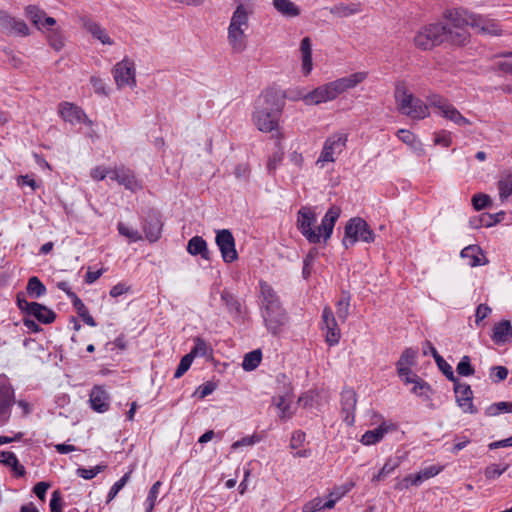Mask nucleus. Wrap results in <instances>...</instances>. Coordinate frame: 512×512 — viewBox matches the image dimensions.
I'll list each match as a JSON object with an SVG mask.
<instances>
[{
    "label": "nucleus",
    "instance_id": "obj_1",
    "mask_svg": "<svg viewBox=\"0 0 512 512\" xmlns=\"http://www.w3.org/2000/svg\"><path fill=\"white\" fill-rule=\"evenodd\" d=\"M341 214V208L332 206L324 215L320 226L317 228L316 213L310 207H302L297 213V228L309 243L326 242L332 235L334 225Z\"/></svg>",
    "mask_w": 512,
    "mask_h": 512
},
{
    "label": "nucleus",
    "instance_id": "obj_2",
    "mask_svg": "<svg viewBox=\"0 0 512 512\" xmlns=\"http://www.w3.org/2000/svg\"><path fill=\"white\" fill-rule=\"evenodd\" d=\"M447 25L433 23L422 27L414 36V45L421 50H430L444 42L464 45L469 39L468 31L453 27L449 20Z\"/></svg>",
    "mask_w": 512,
    "mask_h": 512
},
{
    "label": "nucleus",
    "instance_id": "obj_3",
    "mask_svg": "<svg viewBox=\"0 0 512 512\" xmlns=\"http://www.w3.org/2000/svg\"><path fill=\"white\" fill-rule=\"evenodd\" d=\"M281 114L282 108L276 95L271 91H265L255 102L251 121L260 132H279Z\"/></svg>",
    "mask_w": 512,
    "mask_h": 512
},
{
    "label": "nucleus",
    "instance_id": "obj_4",
    "mask_svg": "<svg viewBox=\"0 0 512 512\" xmlns=\"http://www.w3.org/2000/svg\"><path fill=\"white\" fill-rule=\"evenodd\" d=\"M367 78L366 72H356L349 76L339 78L335 81L326 83L309 92L303 97L308 105H318L327 101L334 100L345 91L356 87Z\"/></svg>",
    "mask_w": 512,
    "mask_h": 512
},
{
    "label": "nucleus",
    "instance_id": "obj_5",
    "mask_svg": "<svg viewBox=\"0 0 512 512\" xmlns=\"http://www.w3.org/2000/svg\"><path fill=\"white\" fill-rule=\"evenodd\" d=\"M444 17L446 20L451 22L453 27H458L464 31H467L466 28L470 26L483 34H489L493 36L501 35L502 32L498 23L494 20L486 19L465 9L460 8L447 10L444 13Z\"/></svg>",
    "mask_w": 512,
    "mask_h": 512
},
{
    "label": "nucleus",
    "instance_id": "obj_6",
    "mask_svg": "<svg viewBox=\"0 0 512 512\" xmlns=\"http://www.w3.org/2000/svg\"><path fill=\"white\" fill-rule=\"evenodd\" d=\"M395 100L398 111L415 120H421L429 116V103L425 104L415 97L404 86H397Z\"/></svg>",
    "mask_w": 512,
    "mask_h": 512
},
{
    "label": "nucleus",
    "instance_id": "obj_7",
    "mask_svg": "<svg viewBox=\"0 0 512 512\" xmlns=\"http://www.w3.org/2000/svg\"><path fill=\"white\" fill-rule=\"evenodd\" d=\"M357 241L371 243L374 241V233L369 227L368 223L360 218L355 217L350 219L346 226L343 238V245L348 248L353 246Z\"/></svg>",
    "mask_w": 512,
    "mask_h": 512
},
{
    "label": "nucleus",
    "instance_id": "obj_8",
    "mask_svg": "<svg viewBox=\"0 0 512 512\" xmlns=\"http://www.w3.org/2000/svg\"><path fill=\"white\" fill-rule=\"evenodd\" d=\"M429 106L436 109L440 116L453 122L455 125L464 127L469 126L472 122L464 117L461 112L449 102L448 99L441 95L433 94L427 98Z\"/></svg>",
    "mask_w": 512,
    "mask_h": 512
},
{
    "label": "nucleus",
    "instance_id": "obj_9",
    "mask_svg": "<svg viewBox=\"0 0 512 512\" xmlns=\"http://www.w3.org/2000/svg\"><path fill=\"white\" fill-rule=\"evenodd\" d=\"M347 135L344 133H334L326 139L323 149L316 161V165L321 168L326 162H334L335 156L340 154L346 146Z\"/></svg>",
    "mask_w": 512,
    "mask_h": 512
},
{
    "label": "nucleus",
    "instance_id": "obj_10",
    "mask_svg": "<svg viewBox=\"0 0 512 512\" xmlns=\"http://www.w3.org/2000/svg\"><path fill=\"white\" fill-rule=\"evenodd\" d=\"M112 74L118 89L125 86L131 88L136 86L135 65L132 60L124 58L118 62L114 66Z\"/></svg>",
    "mask_w": 512,
    "mask_h": 512
},
{
    "label": "nucleus",
    "instance_id": "obj_11",
    "mask_svg": "<svg viewBox=\"0 0 512 512\" xmlns=\"http://www.w3.org/2000/svg\"><path fill=\"white\" fill-rule=\"evenodd\" d=\"M17 305L20 310L34 316L38 321L49 324L55 320L56 314L37 302H28L23 294L17 295Z\"/></svg>",
    "mask_w": 512,
    "mask_h": 512
},
{
    "label": "nucleus",
    "instance_id": "obj_12",
    "mask_svg": "<svg viewBox=\"0 0 512 512\" xmlns=\"http://www.w3.org/2000/svg\"><path fill=\"white\" fill-rule=\"evenodd\" d=\"M265 327L272 335L281 333L283 327L288 322L286 311L279 305L275 308H266L261 310Z\"/></svg>",
    "mask_w": 512,
    "mask_h": 512
},
{
    "label": "nucleus",
    "instance_id": "obj_13",
    "mask_svg": "<svg viewBox=\"0 0 512 512\" xmlns=\"http://www.w3.org/2000/svg\"><path fill=\"white\" fill-rule=\"evenodd\" d=\"M215 242L221 252L224 262L232 263L238 259V254L235 248V239L230 230H218L216 232Z\"/></svg>",
    "mask_w": 512,
    "mask_h": 512
},
{
    "label": "nucleus",
    "instance_id": "obj_14",
    "mask_svg": "<svg viewBox=\"0 0 512 512\" xmlns=\"http://www.w3.org/2000/svg\"><path fill=\"white\" fill-rule=\"evenodd\" d=\"M252 13V5L237 4L236 9L232 13L228 30L246 32L249 28V17Z\"/></svg>",
    "mask_w": 512,
    "mask_h": 512
},
{
    "label": "nucleus",
    "instance_id": "obj_15",
    "mask_svg": "<svg viewBox=\"0 0 512 512\" xmlns=\"http://www.w3.org/2000/svg\"><path fill=\"white\" fill-rule=\"evenodd\" d=\"M454 392L456 402L465 413L474 414L477 412L473 405V392L468 384L461 383L459 380L454 383Z\"/></svg>",
    "mask_w": 512,
    "mask_h": 512
},
{
    "label": "nucleus",
    "instance_id": "obj_16",
    "mask_svg": "<svg viewBox=\"0 0 512 512\" xmlns=\"http://www.w3.org/2000/svg\"><path fill=\"white\" fill-rule=\"evenodd\" d=\"M323 329H326L325 340L330 346L339 343L341 333L335 320L334 314L329 307H325L322 313Z\"/></svg>",
    "mask_w": 512,
    "mask_h": 512
},
{
    "label": "nucleus",
    "instance_id": "obj_17",
    "mask_svg": "<svg viewBox=\"0 0 512 512\" xmlns=\"http://www.w3.org/2000/svg\"><path fill=\"white\" fill-rule=\"evenodd\" d=\"M111 179L117 181L120 185H123L127 190L132 192L142 189V185L140 181L136 179L134 172L124 166L115 167L112 170Z\"/></svg>",
    "mask_w": 512,
    "mask_h": 512
},
{
    "label": "nucleus",
    "instance_id": "obj_18",
    "mask_svg": "<svg viewBox=\"0 0 512 512\" xmlns=\"http://www.w3.org/2000/svg\"><path fill=\"white\" fill-rule=\"evenodd\" d=\"M59 113L64 121L70 122L72 124L85 123L92 125V122L87 118L83 110L73 103H61L59 105Z\"/></svg>",
    "mask_w": 512,
    "mask_h": 512
},
{
    "label": "nucleus",
    "instance_id": "obj_19",
    "mask_svg": "<svg viewBox=\"0 0 512 512\" xmlns=\"http://www.w3.org/2000/svg\"><path fill=\"white\" fill-rule=\"evenodd\" d=\"M357 395L353 389H345L341 394L342 413L344 422L351 426L354 424V412L356 409Z\"/></svg>",
    "mask_w": 512,
    "mask_h": 512
},
{
    "label": "nucleus",
    "instance_id": "obj_20",
    "mask_svg": "<svg viewBox=\"0 0 512 512\" xmlns=\"http://www.w3.org/2000/svg\"><path fill=\"white\" fill-rule=\"evenodd\" d=\"M14 403V390L5 375L0 376V416L6 415Z\"/></svg>",
    "mask_w": 512,
    "mask_h": 512
},
{
    "label": "nucleus",
    "instance_id": "obj_21",
    "mask_svg": "<svg viewBox=\"0 0 512 512\" xmlns=\"http://www.w3.org/2000/svg\"><path fill=\"white\" fill-rule=\"evenodd\" d=\"M91 407L93 410L103 413L109 409L110 397L103 386H94L90 392Z\"/></svg>",
    "mask_w": 512,
    "mask_h": 512
},
{
    "label": "nucleus",
    "instance_id": "obj_22",
    "mask_svg": "<svg viewBox=\"0 0 512 512\" xmlns=\"http://www.w3.org/2000/svg\"><path fill=\"white\" fill-rule=\"evenodd\" d=\"M392 423L382 422L377 428L366 431L361 437V443L364 445H373L383 439L388 431L394 429Z\"/></svg>",
    "mask_w": 512,
    "mask_h": 512
},
{
    "label": "nucleus",
    "instance_id": "obj_23",
    "mask_svg": "<svg viewBox=\"0 0 512 512\" xmlns=\"http://www.w3.org/2000/svg\"><path fill=\"white\" fill-rule=\"evenodd\" d=\"M492 340L496 344L512 342V325L508 320H502L493 327Z\"/></svg>",
    "mask_w": 512,
    "mask_h": 512
},
{
    "label": "nucleus",
    "instance_id": "obj_24",
    "mask_svg": "<svg viewBox=\"0 0 512 512\" xmlns=\"http://www.w3.org/2000/svg\"><path fill=\"white\" fill-rule=\"evenodd\" d=\"M83 27L98 39L104 45H112L113 40L109 37L105 29L101 28L97 23L87 17L81 18Z\"/></svg>",
    "mask_w": 512,
    "mask_h": 512
},
{
    "label": "nucleus",
    "instance_id": "obj_25",
    "mask_svg": "<svg viewBox=\"0 0 512 512\" xmlns=\"http://www.w3.org/2000/svg\"><path fill=\"white\" fill-rule=\"evenodd\" d=\"M260 291L262 296L261 310L266 308H275L281 305L279 297L274 289L266 282H260Z\"/></svg>",
    "mask_w": 512,
    "mask_h": 512
},
{
    "label": "nucleus",
    "instance_id": "obj_26",
    "mask_svg": "<svg viewBox=\"0 0 512 512\" xmlns=\"http://www.w3.org/2000/svg\"><path fill=\"white\" fill-rule=\"evenodd\" d=\"M227 40L233 53H242L247 48L246 32L228 30Z\"/></svg>",
    "mask_w": 512,
    "mask_h": 512
},
{
    "label": "nucleus",
    "instance_id": "obj_27",
    "mask_svg": "<svg viewBox=\"0 0 512 512\" xmlns=\"http://www.w3.org/2000/svg\"><path fill=\"white\" fill-rule=\"evenodd\" d=\"M187 251L193 256L200 255L203 259L210 260L207 243L201 236H194L188 241Z\"/></svg>",
    "mask_w": 512,
    "mask_h": 512
},
{
    "label": "nucleus",
    "instance_id": "obj_28",
    "mask_svg": "<svg viewBox=\"0 0 512 512\" xmlns=\"http://www.w3.org/2000/svg\"><path fill=\"white\" fill-rule=\"evenodd\" d=\"M302 54V71L305 75L310 74L313 68L312 62V43L309 37H304L300 44Z\"/></svg>",
    "mask_w": 512,
    "mask_h": 512
},
{
    "label": "nucleus",
    "instance_id": "obj_29",
    "mask_svg": "<svg viewBox=\"0 0 512 512\" xmlns=\"http://www.w3.org/2000/svg\"><path fill=\"white\" fill-rule=\"evenodd\" d=\"M273 7L284 17L294 18L300 15V8L290 0H272Z\"/></svg>",
    "mask_w": 512,
    "mask_h": 512
},
{
    "label": "nucleus",
    "instance_id": "obj_30",
    "mask_svg": "<svg viewBox=\"0 0 512 512\" xmlns=\"http://www.w3.org/2000/svg\"><path fill=\"white\" fill-rule=\"evenodd\" d=\"M0 463L7 467H10L13 473L18 477L24 476L26 472L24 466L19 463L16 455L12 452H0Z\"/></svg>",
    "mask_w": 512,
    "mask_h": 512
},
{
    "label": "nucleus",
    "instance_id": "obj_31",
    "mask_svg": "<svg viewBox=\"0 0 512 512\" xmlns=\"http://www.w3.org/2000/svg\"><path fill=\"white\" fill-rule=\"evenodd\" d=\"M461 257L467 259V264L471 267L485 264V262H482L483 254L481 248L477 245H469L462 249Z\"/></svg>",
    "mask_w": 512,
    "mask_h": 512
},
{
    "label": "nucleus",
    "instance_id": "obj_32",
    "mask_svg": "<svg viewBox=\"0 0 512 512\" xmlns=\"http://www.w3.org/2000/svg\"><path fill=\"white\" fill-rule=\"evenodd\" d=\"M273 404L278 408V410H279L278 415L281 420H287L292 417L294 412L292 410L291 397H289L287 395L274 397Z\"/></svg>",
    "mask_w": 512,
    "mask_h": 512
},
{
    "label": "nucleus",
    "instance_id": "obj_33",
    "mask_svg": "<svg viewBox=\"0 0 512 512\" xmlns=\"http://www.w3.org/2000/svg\"><path fill=\"white\" fill-rule=\"evenodd\" d=\"M416 355L417 351L412 348L403 351L396 363L398 375L409 374L408 368L414 364Z\"/></svg>",
    "mask_w": 512,
    "mask_h": 512
},
{
    "label": "nucleus",
    "instance_id": "obj_34",
    "mask_svg": "<svg viewBox=\"0 0 512 512\" xmlns=\"http://www.w3.org/2000/svg\"><path fill=\"white\" fill-rule=\"evenodd\" d=\"M70 299L73 303L74 308L77 310L79 316L83 319V321L89 326H96L94 318L89 314V311L86 308L85 304L82 302V300L76 294L70 295Z\"/></svg>",
    "mask_w": 512,
    "mask_h": 512
},
{
    "label": "nucleus",
    "instance_id": "obj_35",
    "mask_svg": "<svg viewBox=\"0 0 512 512\" xmlns=\"http://www.w3.org/2000/svg\"><path fill=\"white\" fill-rule=\"evenodd\" d=\"M161 222L158 219H152L150 221H146L143 230L146 235V238L150 242H155L160 238L161 235Z\"/></svg>",
    "mask_w": 512,
    "mask_h": 512
},
{
    "label": "nucleus",
    "instance_id": "obj_36",
    "mask_svg": "<svg viewBox=\"0 0 512 512\" xmlns=\"http://www.w3.org/2000/svg\"><path fill=\"white\" fill-rule=\"evenodd\" d=\"M399 464L398 459H388L381 470L373 476L372 482L383 481L398 468Z\"/></svg>",
    "mask_w": 512,
    "mask_h": 512
},
{
    "label": "nucleus",
    "instance_id": "obj_37",
    "mask_svg": "<svg viewBox=\"0 0 512 512\" xmlns=\"http://www.w3.org/2000/svg\"><path fill=\"white\" fill-rule=\"evenodd\" d=\"M360 12L358 4H337L330 8V13L337 17H349Z\"/></svg>",
    "mask_w": 512,
    "mask_h": 512
},
{
    "label": "nucleus",
    "instance_id": "obj_38",
    "mask_svg": "<svg viewBox=\"0 0 512 512\" xmlns=\"http://www.w3.org/2000/svg\"><path fill=\"white\" fill-rule=\"evenodd\" d=\"M499 197L502 202L512 195V175L505 174L498 181Z\"/></svg>",
    "mask_w": 512,
    "mask_h": 512
},
{
    "label": "nucleus",
    "instance_id": "obj_39",
    "mask_svg": "<svg viewBox=\"0 0 512 512\" xmlns=\"http://www.w3.org/2000/svg\"><path fill=\"white\" fill-rule=\"evenodd\" d=\"M26 289L32 298H39L46 293V287L36 276L29 278Z\"/></svg>",
    "mask_w": 512,
    "mask_h": 512
},
{
    "label": "nucleus",
    "instance_id": "obj_40",
    "mask_svg": "<svg viewBox=\"0 0 512 512\" xmlns=\"http://www.w3.org/2000/svg\"><path fill=\"white\" fill-rule=\"evenodd\" d=\"M262 354L260 350L247 353L243 359L242 367L245 371H252L260 364Z\"/></svg>",
    "mask_w": 512,
    "mask_h": 512
},
{
    "label": "nucleus",
    "instance_id": "obj_41",
    "mask_svg": "<svg viewBox=\"0 0 512 512\" xmlns=\"http://www.w3.org/2000/svg\"><path fill=\"white\" fill-rule=\"evenodd\" d=\"M441 471V468L436 465H431L421 470L417 474H414V486H419L425 480H428L436 476Z\"/></svg>",
    "mask_w": 512,
    "mask_h": 512
},
{
    "label": "nucleus",
    "instance_id": "obj_42",
    "mask_svg": "<svg viewBox=\"0 0 512 512\" xmlns=\"http://www.w3.org/2000/svg\"><path fill=\"white\" fill-rule=\"evenodd\" d=\"M212 349L210 346L201 338L195 339V345L188 353L194 359L197 356L209 357L211 356Z\"/></svg>",
    "mask_w": 512,
    "mask_h": 512
},
{
    "label": "nucleus",
    "instance_id": "obj_43",
    "mask_svg": "<svg viewBox=\"0 0 512 512\" xmlns=\"http://www.w3.org/2000/svg\"><path fill=\"white\" fill-rule=\"evenodd\" d=\"M26 17L38 28L41 29L40 23L45 17V11L37 6L29 5L25 9Z\"/></svg>",
    "mask_w": 512,
    "mask_h": 512
},
{
    "label": "nucleus",
    "instance_id": "obj_44",
    "mask_svg": "<svg viewBox=\"0 0 512 512\" xmlns=\"http://www.w3.org/2000/svg\"><path fill=\"white\" fill-rule=\"evenodd\" d=\"M350 296L347 293H343L342 297L336 304L337 317L342 321H346L349 315Z\"/></svg>",
    "mask_w": 512,
    "mask_h": 512
},
{
    "label": "nucleus",
    "instance_id": "obj_45",
    "mask_svg": "<svg viewBox=\"0 0 512 512\" xmlns=\"http://www.w3.org/2000/svg\"><path fill=\"white\" fill-rule=\"evenodd\" d=\"M512 412V402H497L486 408L485 414L487 416H497L500 413H511Z\"/></svg>",
    "mask_w": 512,
    "mask_h": 512
},
{
    "label": "nucleus",
    "instance_id": "obj_46",
    "mask_svg": "<svg viewBox=\"0 0 512 512\" xmlns=\"http://www.w3.org/2000/svg\"><path fill=\"white\" fill-rule=\"evenodd\" d=\"M161 485H162V483L160 481H156L150 488L147 499L145 501L146 512H152V510L155 506Z\"/></svg>",
    "mask_w": 512,
    "mask_h": 512
},
{
    "label": "nucleus",
    "instance_id": "obj_47",
    "mask_svg": "<svg viewBox=\"0 0 512 512\" xmlns=\"http://www.w3.org/2000/svg\"><path fill=\"white\" fill-rule=\"evenodd\" d=\"M117 229L120 235L129 239L130 242H137L142 239L139 231L129 228L123 222H119Z\"/></svg>",
    "mask_w": 512,
    "mask_h": 512
},
{
    "label": "nucleus",
    "instance_id": "obj_48",
    "mask_svg": "<svg viewBox=\"0 0 512 512\" xmlns=\"http://www.w3.org/2000/svg\"><path fill=\"white\" fill-rule=\"evenodd\" d=\"M411 391H412V393L416 394L417 396L424 397L425 399H429L430 393H431V387L426 381L419 378V380L413 384Z\"/></svg>",
    "mask_w": 512,
    "mask_h": 512
},
{
    "label": "nucleus",
    "instance_id": "obj_49",
    "mask_svg": "<svg viewBox=\"0 0 512 512\" xmlns=\"http://www.w3.org/2000/svg\"><path fill=\"white\" fill-rule=\"evenodd\" d=\"M8 33L20 36H27L29 35V28L23 20H19L13 17L10 30Z\"/></svg>",
    "mask_w": 512,
    "mask_h": 512
},
{
    "label": "nucleus",
    "instance_id": "obj_50",
    "mask_svg": "<svg viewBox=\"0 0 512 512\" xmlns=\"http://www.w3.org/2000/svg\"><path fill=\"white\" fill-rule=\"evenodd\" d=\"M277 147L278 149L269 157L267 161V169L269 172L275 171L283 159L284 152L279 142L277 143Z\"/></svg>",
    "mask_w": 512,
    "mask_h": 512
},
{
    "label": "nucleus",
    "instance_id": "obj_51",
    "mask_svg": "<svg viewBox=\"0 0 512 512\" xmlns=\"http://www.w3.org/2000/svg\"><path fill=\"white\" fill-rule=\"evenodd\" d=\"M456 371L461 376H471L474 374V368L471 365L469 356L465 355L461 358L460 362L456 367Z\"/></svg>",
    "mask_w": 512,
    "mask_h": 512
},
{
    "label": "nucleus",
    "instance_id": "obj_52",
    "mask_svg": "<svg viewBox=\"0 0 512 512\" xmlns=\"http://www.w3.org/2000/svg\"><path fill=\"white\" fill-rule=\"evenodd\" d=\"M105 468H106L105 465H97V466H95L93 468H89V469L81 467L76 470V474L85 480H90V479H93L100 472H102Z\"/></svg>",
    "mask_w": 512,
    "mask_h": 512
},
{
    "label": "nucleus",
    "instance_id": "obj_53",
    "mask_svg": "<svg viewBox=\"0 0 512 512\" xmlns=\"http://www.w3.org/2000/svg\"><path fill=\"white\" fill-rule=\"evenodd\" d=\"M436 364L439 370L446 376V378L455 383L459 379L455 377L452 366L448 364L443 357H438Z\"/></svg>",
    "mask_w": 512,
    "mask_h": 512
},
{
    "label": "nucleus",
    "instance_id": "obj_54",
    "mask_svg": "<svg viewBox=\"0 0 512 512\" xmlns=\"http://www.w3.org/2000/svg\"><path fill=\"white\" fill-rule=\"evenodd\" d=\"M46 34L50 45L55 50H60L63 47V39L60 34L59 28L50 29L49 32H46Z\"/></svg>",
    "mask_w": 512,
    "mask_h": 512
},
{
    "label": "nucleus",
    "instance_id": "obj_55",
    "mask_svg": "<svg viewBox=\"0 0 512 512\" xmlns=\"http://www.w3.org/2000/svg\"><path fill=\"white\" fill-rule=\"evenodd\" d=\"M490 203L491 199L487 194L478 193L472 197V205L477 211L488 207Z\"/></svg>",
    "mask_w": 512,
    "mask_h": 512
},
{
    "label": "nucleus",
    "instance_id": "obj_56",
    "mask_svg": "<svg viewBox=\"0 0 512 512\" xmlns=\"http://www.w3.org/2000/svg\"><path fill=\"white\" fill-rule=\"evenodd\" d=\"M192 362H193V358L191 355L186 354L185 356H183L182 359L180 360V363H179L176 371H175L174 377L180 378L185 372L188 371Z\"/></svg>",
    "mask_w": 512,
    "mask_h": 512
},
{
    "label": "nucleus",
    "instance_id": "obj_57",
    "mask_svg": "<svg viewBox=\"0 0 512 512\" xmlns=\"http://www.w3.org/2000/svg\"><path fill=\"white\" fill-rule=\"evenodd\" d=\"M398 138L405 144L415 147L417 144L416 136L409 130L400 129L397 132Z\"/></svg>",
    "mask_w": 512,
    "mask_h": 512
},
{
    "label": "nucleus",
    "instance_id": "obj_58",
    "mask_svg": "<svg viewBox=\"0 0 512 512\" xmlns=\"http://www.w3.org/2000/svg\"><path fill=\"white\" fill-rule=\"evenodd\" d=\"M112 170L113 169L105 168L102 166H97L91 170L90 176L94 180L100 181V180L105 179L107 176H109L111 178Z\"/></svg>",
    "mask_w": 512,
    "mask_h": 512
},
{
    "label": "nucleus",
    "instance_id": "obj_59",
    "mask_svg": "<svg viewBox=\"0 0 512 512\" xmlns=\"http://www.w3.org/2000/svg\"><path fill=\"white\" fill-rule=\"evenodd\" d=\"M128 479H129V474H125L117 482L114 483V485L111 487V489L108 493V501H111L119 493V491L127 483Z\"/></svg>",
    "mask_w": 512,
    "mask_h": 512
},
{
    "label": "nucleus",
    "instance_id": "obj_60",
    "mask_svg": "<svg viewBox=\"0 0 512 512\" xmlns=\"http://www.w3.org/2000/svg\"><path fill=\"white\" fill-rule=\"evenodd\" d=\"M49 506L51 512H62L63 502L58 490L52 493Z\"/></svg>",
    "mask_w": 512,
    "mask_h": 512
},
{
    "label": "nucleus",
    "instance_id": "obj_61",
    "mask_svg": "<svg viewBox=\"0 0 512 512\" xmlns=\"http://www.w3.org/2000/svg\"><path fill=\"white\" fill-rule=\"evenodd\" d=\"M506 468H507L506 466L501 467L498 464H492L485 469V476L488 479H495V478L501 476L504 473V471L506 470Z\"/></svg>",
    "mask_w": 512,
    "mask_h": 512
},
{
    "label": "nucleus",
    "instance_id": "obj_62",
    "mask_svg": "<svg viewBox=\"0 0 512 512\" xmlns=\"http://www.w3.org/2000/svg\"><path fill=\"white\" fill-rule=\"evenodd\" d=\"M491 313V308L486 304H480L475 313V323L480 325L481 322Z\"/></svg>",
    "mask_w": 512,
    "mask_h": 512
},
{
    "label": "nucleus",
    "instance_id": "obj_63",
    "mask_svg": "<svg viewBox=\"0 0 512 512\" xmlns=\"http://www.w3.org/2000/svg\"><path fill=\"white\" fill-rule=\"evenodd\" d=\"M508 370L503 366H494L491 368V378L495 381H503L507 378Z\"/></svg>",
    "mask_w": 512,
    "mask_h": 512
},
{
    "label": "nucleus",
    "instance_id": "obj_64",
    "mask_svg": "<svg viewBox=\"0 0 512 512\" xmlns=\"http://www.w3.org/2000/svg\"><path fill=\"white\" fill-rule=\"evenodd\" d=\"M322 510V499L315 498L303 506V512H316Z\"/></svg>",
    "mask_w": 512,
    "mask_h": 512
}]
</instances>
